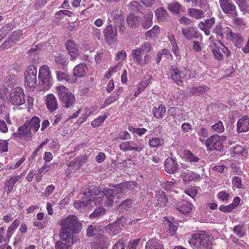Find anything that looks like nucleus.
Instances as JSON below:
<instances>
[{"mask_svg": "<svg viewBox=\"0 0 249 249\" xmlns=\"http://www.w3.org/2000/svg\"><path fill=\"white\" fill-rule=\"evenodd\" d=\"M156 16L159 20H163L167 16V12L164 9L160 7L157 10Z\"/></svg>", "mask_w": 249, "mask_h": 249, "instance_id": "51", "label": "nucleus"}, {"mask_svg": "<svg viewBox=\"0 0 249 249\" xmlns=\"http://www.w3.org/2000/svg\"><path fill=\"white\" fill-rule=\"evenodd\" d=\"M145 249H164L162 245L159 243L155 240H149L146 244Z\"/></svg>", "mask_w": 249, "mask_h": 249, "instance_id": "40", "label": "nucleus"}, {"mask_svg": "<svg viewBox=\"0 0 249 249\" xmlns=\"http://www.w3.org/2000/svg\"><path fill=\"white\" fill-rule=\"evenodd\" d=\"M104 35L107 43L111 44L117 40L118 32L116 27L109 24L104 30Z\"/></svg>", "mask_w": 249, "mask_h": 249, "instance_id": "13", "label": "nucleus"}, {"mask_svg": "<svg viewBox=\"0 0 249 249\" xmlns=\"http://www.w3.org/2000/svg\"><path fill=\"white\" fill-rule=\"evenodd\" d=\"M142 20V25L144 29H147L152 25L153 13L148 9L144 11Z\"/></svg>", "mask_w": 249, "mask_h": 249, "instance_id": "26", "label": "nucleus"}, {"mask_svg": "<svg viewBox=\"0 0 249 249\" xmlns=\"http://www.w3.org/2000/svg\"><path fill=\"white\" fill-rule=\"evenodd\" d=\"M177 209L182 213H190L192 209V205L188 201H183L180 205L177 207Z\"/></svg>", "mask_w": 249, "mask_h": 249, "instance_id": "35", "label": "nucleus"}, {"mask_svg": "<svg viewBox=\"0 0 249 249\" xmlns=\"http://www.w3.org/2000/svg\"><path fill=\"white\" fill-rule=\"evenodd\" d=\"M158 204L160 207H164L167 203V198L165 195V193L161 192L159 195Z\"/></svg>", "mask_w": 249, "mask_h": 249, "instance_id": "52", "label": "nucleus"}, {"mask_svg": "<svg viewBox=\"0 0 249 249\" xmlns=\"http://www.w3.org/2000/svg\"><path fill=\"white\" fill-rule=\"evenodd\" d=\"M147 83L146 82L142 81L137 86V90L135 91L134 95L137 96L141 92H142L147 87Z\"/></svg>", "mask_w": 249, "mask_h": 249, "instance_id": "60", "label": "nucleus"}, {"mask_svg": "<svg viewBox=\"0 0 249 249\" xmlns=\"http://www.w3.org/2000/svg\"><path fill=\"white\" fill-rule=\"evenodd\" d=\"M188 15L196 19L202 18L204 16V12L198 9L189 8L188 10Z\"/></svg>", "mask_w": 249, "mask_h": 249, "instance_id": "36", "label": "nucleus"}, {"mask_svg": "<svg viewBox=\"0 0 249 249\" xmlns=\"http://www.w3.org/2000/svg\"><path fill=\"white\" fill-rule=\"evenodd\" d=\"M165 171L169 174H174L179 169V165L176 160L172 157L166 159L164 162Z\"/></svg>", "mask_w": 249, "mask_h": 249, "instance_id": "15", "label": "nucleus"}, {"mask_svg": "<svg viewBox=\"0 0 249 249\" xmlns=\"http://www.w3.org/2000/svg\"><path fill=\"white\" fill-rule=\"evenodd\" d=\"M60 233H78L81 231L82 224L75 215H69L61 221Z\"/></svg>", "mask_w": 249, "mask_h": 249, "instance_id": "2", "label": "nucleus"}, {"mask_svg": "<svg viewBox=\"0 0 249 249\" xmlns=\"http://www.w3.org/2000/svg\"><path fill=\"white\" fill-rule=\"evenodd\" d=\"M215 23V18H212L205 20L204 22L200 21L198 24V27L204 32L207 36H209L211 33V29Z\"/></svg>", "mask_w": 249, "mask_h": 249, "instance_id": "19", "label": "nucleus"}, {"mask_svg": "<svg viewBox=\"0 0 249 249\" xmlns=\"http://www.w3.org/2000/svg\"><path fill=\"white\" fill-rule=\"evenodd\" d=\"M208 50L212 53L214 59L218 61H221L223 59L224 55L222 53H224L227 57L231 55L229 49L227 47L219 40H212L211 37L209 38Z\"/></svg>", "mask_w": 249, "mask_h": 249, "instance_id": "3", "label": "nucleus"}, {"mask_svg": "<svg viewBox=\"0 0 249 249\" xmlns=\"http://www.w3.org/2000/svg\"><path fill=\"white\" fill-rule=\"evenodd\" d=\"M123 91V89L122 88H119V89L115 91L114 95H111L106 99L104 103L103 107L114 103L118 100L121 96Z\"/></svg>", "mask_w": 249, "mask_h": 249, "instance_id": "31", "label": "nucleus"}, {"mask_svg": "<svg viewBox=\"0 0 249 249\" xmlns=\"http://www.w3.org/2000/svg\"><path fill=\"white\" fill-rule=\"evenodd\" d=\"M227 38L232 41V43L238 48H240L243 45L244 39L242 36L236 33H233L230 30L227 36Z\"/></svg>", "mask_w": 249, "mask_h": 249, "instance_id": "20", "label": "nucleus"}, {"mask_svg": "<svg viewBox=\"0 0 249 249\" xmlns=\"http://www.w3.org/2000/svg\"><path fill=\"white\" fill-rule=\"evenodd\" d=\"M236 3L243 12L249 11V5L246 0H235Z\"/></svg>", "mask_w": 249, "mask_h": 249, "instance_id": "48", "label": "nucleus"}, {"mask_svg": "<svg viewBox=\"0 0 249 249\" xmlns=\"http://www.w3.org/2000/svg\"><path fill=\"white\" fill-rule=\"evenodd\" d=\"M166 112L164 106L160 105L158 107H154L153 109V113L154 117L158 119L162 118Z\"/></svg>", "mask_w": 249, "mask_h": 249, "instance_id": "38", "label": "nucleus"}, {"mask_svg": "<svg viewBox=\"0 0 249 249\" xmlns=\"http://www.w3.org/2000/svg\"><path fill=\"white\" fill-rule=\"evenodd\" d=\"M185 193L194 198L197 194V190L195 187H192L186 190Z\"/></svg>", "mask_w": 249, "mask_h": 249, "instance_id": "64", "label": "nucleus"}, {"mask_svg": "<svg viewBox=\"0 0 249 249\" xmlns=\"http://www.w3.org/2000/svg\"><path fill=\"white\" fill-rule=\"evenodd\" d=\"M137 49L140 50L143 53H146L147 54L151 50V45L149 42H144L140 47Z\"/></svg>", "mask_w": 249, "mask_h": 249, "instance_id": "55", "label": "nucleus"}, {"mask_svg": "<svg viewBox=\"0 0 249 249\" xmlns=\"http://www.w3.org/2000/svg\"><path fill=\"white\" fill-rule=\"evenodd\" d=\"M124 16L121 14V12L118 10H113L111 12L108 17V20L113 21L116 23L119 20H121Z\"/></svg>", "mask_w": 249, "mask_h": 249, "instance_id": "39", "label": "nucleus"}, {"mask_svg": "<svg viewBox=\"0 0 249 249\" xmlns=\"http://www.w3.org/2000/svg\"><path fill=\"white\" fill-rule=\"evenodd\" d=\"M132 201L131 199H126L121 203L120 207L122 209L127 210L132 207Z\"/></svg>", "mask_w": 249, "mask_h": 249, "instance_id": "62", "label": "nucleus"}, {"mask_svg": "<svg viewBox=\"0 0 249 249\" xmlns=\"http://www.w3.org/2000/svg\"><path fill=\"white\" fill-rule=\"evenodd\" d=\"M56 91L59 100L66 108H70L73 106L75 101V96L64 86H59L56 88Z\"/></svg>", "mask_w": 249, "mask_h": 249, "instance_id": "4", "label": "nucleus"}, {"mask_svg": "<svg viewBox=\"0 0 249 249\" xmlns=\"http://www.w3.org/2000/svg\"><path fill=\"white\" fill-rule=\"evenodd\" d=\"M95 249H105L107 248L108 240L104 234H97L93 241Z\"/></svg>", "mask_w": 249, "mask_h": 249, "instance_id": "17", "label": "nucleus"}, {"mask_svg": "<svg viewBox=\"0 0 249 249\" xmlns=\"http://www.w3.org/2000/svg\"><path fill=\"white\" fill-rule=\"evenodd\" d=\"M37 69L34 65H30L24 73L25 86L30 90H33L37 83Z\"/></svg>", "mask_w": 249, "mask_h": 249, "instance_id": "7", "label": "nucleus"}, {"mask_svg": "<svg viewBox=\"0 0 249 249\" xmlns=\"http://www.w3.org/2000/svg\"><path fill=\"white\" fill-rule=\"evenodd\" d=\"M66 47L72 59L78 55L79 50L77 45L73 40H68L66 43Z\"/></svg>", "mask_w": 249, "mask_h": 249, "instance_id": "23", "label": "nucleus"}, {"mask_svg": "<svg viewBox=\"0 0 249 249\" xmlns=\"http://www.w3.org/2000/svg\"><path fill=\"white\" fill-rule=\"evenodd\" d=\"M17 81V77L14 74L8 75L6 76L4 81L7 86H11L15 83Z\"/></svg>", "mask_w": 249, "mask_h": 249, "instance_id": "57", "label": "nucleus"}, {"mask_svg": "<svg viewBox=\"0 0 249 249\" xmlns=\"http://www.w3.org/2000/svg\"><path fill=\"white\" fill-rule=\"evenodd\" d=\"M22 35V32L21 30H18L14 31L11 37L9 38L11 43H16L21 38Z\"/></svg>", "mask_w": 249, "mask_h": 249, "instance_id": "49", "label": "nucleus"}, {"mask_svg": "<svg viewBox=\"0 0 249 249\" xmlns=\"http://www.w3.org/2000/svg\"><path fill=\"white\" fill-rule=\"evenodd\" d=\"M168 9L173 14H178L182 11L180 4L177 1H173L168 4Z\"/></svg>", "mask_w": 249, "mask_h": 249, "instance_id": "34", "label": "nucleus"}, {"mask_svg": "<svg viewBox=\"0 0 249 249\" xmlns=\"http://www.w3.org/2000/svg\"><path fill=\"white\" fill-rule=\"evenodd\" d=\"M124 218H122L120 220L116 221L112 224H109L102 229V231L103 232H107L110 233L113 232L116 233L119 232L122 230V227L123 226L121 224V221H123Z\"/></svg>", "mask_w": 249, "mask_h": 249, "instance_id": "16", "label": "nucleus"}, {"mask_svg": "<svg viewBox=\"0 0 249 249\" xmlns=\"http://www.w3.org/2000/svg\"><path fill=\"white\" fill-rule=\"evenodd\" d=\"M54 186L53 185H50L48 186L45 190L44 192L42 193V196H49L50 195L52 194L53 190H54Z\"/></svg>", "mask_w": 249, "mask_h": 249, "instance_id": "63", "label": "nucleus"}, {"mask_svg": "<svg viewBox=\"0 0 249 249\" xmlns=\"http://www.w3.org/2000/svg\"><path fill=\"white\" fill-rule=\"evenodd\" d=\"M220 7L223 12L231 17L238 15L236 6L229 2V0H219Z\"/></svg>", "mask_w": 249, "mask_h": 249, "instance_id": "14", "label": "nucleus"}, {"mask_svg": "<svg viewBox=\"0 0 249 249\" xmlns=\"http://www.w3.org/2000/svg\"><path fill=\"white\" fill-rule=\"evenodd\" d=\"M119 147L120 149L123 151H134L137 152H141L143 150L145 146L142 142L128 141L122 142Z\"/></svg>", "mask_w": 249, "mask_h": 249, "instance_id": "10", "label": "nucleus"}, {"mask_svg": "<svg viewBox=\"0 0 249 249\" xmlns=\"http://www.w3.org/2000/svg\"><path fill=\"white\" fill-rule=\"evenodd\" d=\"M226 137L213 135L207 139V149L208 151L215 150L221 151L223 148V142Z\"/></svg>", "mask_w": 249, "mask_h": 249, "instance_id": "9", "label": "nucleus"}, {"mask_svg": "<svg viewBox=\"0 0 249 249\" xmlns=\"http://www.w3.org/2000/svg\"><path fill=\"white\" fill-rule=\"evenodd\" d=\"M59 235L60 240L55 244L56 249H70L73 243V234H57Z\"/></svg>", "mask_w": 249, "mask_h": 249, "instance_id": "11", "label": "nucleus"}, {"mask_svg": "<svg viewBox=\"0 0 249 249\" xmlns=\"http://www.w3.org/2000/svg\"><path fill=\"white\" fill-rule=\"evenodd\" d=\"M46 107L50 111L53 112L58 108L57 99L52 94L48 95L45 100Z\"/></svg>", "mask_w": 249, "mask_h": 249, "instance_id": "24", "label": "nucleus"}, {"mask_svg": "<svg viewBox=\"0 0 249 249\" xmlns=\"http://www.w3.org/2000/svg\"><path fill=\"white\" fill-rule=\"evenodd\" d=\"M128 9L131 13L135 12L144 14L145 11L142 5L137 1H131L128 5ZM146 10L145 9V10Z\"/></svg>", "mask_w": 249, "mask_h": 249, "instance_id": "33", "label": "nucleus"}, {"mask_svg": "<svg viewBox=\"0 0 249 249\" xmlns=\"http://www.w3.org/2000/svg\"><path fill=\"white\" fill-rule=\"evenodd\" d=\"M39 84L43 90H47L53 84V79L49 67L46 65L42 66L39 70Z\"/></svg>", "mask_w": 249, "mask_h": 249, "instance_id": "6", "label": "nucleus"}, {"mask_svg": "<svg viewBox=\"0 0 249 249\" xmlns=\"http://www.w3.org/2000/svg\"><path fill=\"white\" fill-rule=\"evenodd\" d=\"M237 15L232 17L233 23L236 28L239 29H243L245 27V23L244 20L242 18L238 17Z\"/></svg>", "mask_w": 249, "mask_h": 249, "instance_id": "42", "label": "nucleus"}, {"mask_svg": "<svg viewBox=\"0 0 249 249\" xmlns=\"http://www.w3.org/2000/svg\"><path fill=\"white\" fill-rule=\"evenodd\" d=\"M57 79L58 81H65L68 83H74L76 82V78L69 75L67 72L62 71H57L56 72Z\"/></svg>", "mask_w": 249, "mask_h": 249, "instance_id": "28", "label": "nucleus"}, {"mask_svg": "<svg viewBox=\"0 0 249 249\" xmlns=\"http://www.w3.org/2000/svg\"><path fill=\"white\" fill-rule=\"evenodd\" d=\"M212 237L206 234H193L189 240V244L194 248L204 246L206 249H212Z\"/></svg>", "mask_w": 249, "mask_h": 249, "instance_id": "5", "label": "nucleus"}, {"mask_svg": "<svg viewBox=\"0 0 249 249\" xmlns=\"http://www.w3.org/2000/svg\"><path fill=\"white\" fill-rule=\"evenodd\" d=\"M88 68L84 63H80L76 66L73 70L72 77L76 78V81L77 78H81L86 75Z\"/></svg>", "mask_w": 249, "mask_h": 249, "instance_id": "22", "label": "nucleus"}, {"mask_svg": "<svg viewBox=\"0 0 249 249\" xmlns=\"http://www.w3.org/2000/svg\"><path fill=\"white\" fill-rule=\"evenodd\" d=\"M212 128L214 132L221 133L224 131V127L221 121H219L217 123L212 126Z\"/></svg>", "mask_w": 249, "mask_h": 249, "instance_id": "53", "label": "nucleus"}, {"mask_svg": "<svg viewBox=\"0 0 249 249\" xmlns=\"http://www.w3.org/2000/svg\"><path fill=\"white\" fill-rule=\"evenodd\" d=\"M107 116L106 115H104L102 116H99L96 119H95L92 122L91 125L94 127H97L100 125L107 118Z\"/></svg>", "mask_w": 249, "mask_h": 249, "instance_id": "61", "label": "nucleus"}, {"mask_svg": "<svg viewBox=\"0 0 249 249\" xmlns=\"http://www.w3.org/2000/svg\"><path fill=\"white\" fill-rule=\"evenodd\" d=\"M127 22L130 27H135L140 23V19L137 16L130 13L127 18Z\"/></svg>", "mask_w": 249, "mask_h": 249, "instance_id": "41", "label": "nucleus"}, {"mask_svg": "<svg viewBox=\"0 0 249 249\" xmlns=\"http://www.w3.org/2000/svg\"><path fill=\"white\" fill-rule=\"evenodd\" d=\"M21 178V175H17L11 176L9 179H6L4 183V186L7 188V194L12 192L16 183L20 181Z\"/></svg>", "mask_w": 249, "mask_h": 249, "instance_id": "25", "label": "nucleus"}, {"mask_svg": "<svg viewBox=\"0 0 249 249\" xmlns=\"http://www.w3.org/2000/svg\"><path fill=\"white\" fill-rule=\"evenodd\" d=\"M163 140L158 137H154L149 141V145L151 148L157 147L163 143Z\"/></svg>", "mask_w": 249, "mask_h": 249, "instance_id": "45", "label": "nucleus"}, {"mask_svg": "<svg viewBox=\"0 0 249 249\" xmlns=\"http://www.w3.org/2000/svg\"><path fill=\"white\" fill-rule=\"evenodd\" d=\"M55 62L56 64L61 65L64 68L68 64L66 58L64 55L61 54H58L55 56Z\"/></svg>", "mask_w": 249, "mask_h": 249, "instance_id": "50", "label": "nucleus"}, {"mask_svg": "<svg viewBox=\"0 0 249 249\" xmlns=\"http://www.w3.org/2000/svg\"><path fill=\"white\" fill-rule=\"evenodd\" d=\"M182 33L185 38L189 40L198 37L196 29L192 27L182 28Z\"/></svg>", "mask_w": 249, "mask_h": 249, "instance_id": "32", "label": "nucleus"}, {"mask_svg": "<svg viewBox=\"0 0 249 249\" xmlns=\"http://www.w3.org/2000/svg\"><path fill=\"white\" fill-rule=\"evenodd\" d=\"M40 120L36 116L33 117L32 119L27 120L25 124L28 125L32 132H36L40 127Z\"/></svg>", "mask_w": 249, "mask_h": 249, "instance_id": "29", "label": "nucleus"}, {"mask_svg": "<svg viewBox=\"0 0 249 249\" xmlns=\"http://www.w3.org/2000/svg\"><path fill=\"white\" fill-rule=\"evenodd\" d=\"M121 65L118 63L115 66L109 68L107 73L106 75V77L107 79L109 78L113 73L117 72L120 70Z\"/></svg>", "mask_w": 249, "mask_h": 249, "instance_id": "56", "label": "nucleus"}, {"mask_svg": "<svg viewBox=\"0 0 249 249\" xmlns=\"http://www.w3.org/2000/svg\"><path fill=\"white\" fill-rule=\"evenodd\" d=\"M165 224L168 226L169 230L171 232H176L178 229V224L173 217L168 220Z\"/></svg>", "mask_w": 249, "mask_h": 249, "instance_id": "46", "label": "nucleus"}, {"mask_svg": "<svg viewBox=\"0 0 249 249\" xmlns=\"http://www.w3.org/2000/svg\"><path fill=\"white\" fill-rule=\"evenodd\" d=\"M209 89L206 86L193 87L191 89V92L194 93H204Z\"/></svg>", "mask_w": 249, "mask_h": 249, "instance_id": "54", "label": "nucleus"}, {"mask_svg": "<svg viewBox=\"0 0 249 249\" xmlns=\"http://www.w3.org/2000/svg\"><path fill=\"white\" fill-rule=\"evenodd\" d=\"M9 102L13 105L19 106L25 102L24 90L20 87H17L12 89L9 98Z\"/></svg>", "mask_w": 249, "mask_h": 249, "instance_id": "8", "label": "nucleus"}, {"mask_svg": "<svg viewBox=\"0 0 249 249\" xmlns=\"http://www.w3.org/2000/svg\"><path fill=\"white\" fill-rule=\"evenodd\" d=\"M80 160L78 158H75L72 161H70L68 164L69 167H71L73 170H77L80 167Z\"/></svg>", "mask_w": 249, "mask_h": 249, "instance_id": "58", "label": "nucleus"}, {"mask_svg": "<svg viewBox=\"0 0 249 249\" xmlns=\"http://www.w3.org/2000/svg\"><path fill=\"white\" fill-rule=\"evenodd\" d=\"M185 156L187 161L189 162L197 163L199 160V159L195 156L190 151H186L185 152Z\"/></svg>", "mask_w": 249, "mask_h": 249, "instance_id": "47", "label": "nucleus"}, {"mask_svg": "<svg viewBox=\"0 0 249 249\" xmlns=\"http://www.w3.org/2000/svg\"><path fill=\"white\" fill-rule=\"evenodd\" d=\"M232 185L234 187L238 189L243 188V185L242 183L241 179L238 177H234L232 179Z\"/></svg>", "mask_w": 249, "mask_h": 249, "instance_id": "59", "label": "nucleus"}, {"mask_svg": "<svg viewBox=\"0 0 249 249\" xmlns=\"http://www.w3.org/2000/svg\"><path fill=\"white\" fill-rule=\"evenodd\" d=\"M171 79L176 83L178 85L181 86L182 84V78L183 76L181 75L182 73H181L178 68L173 66L171 69Z\"/></svg>", "mask_w": 249, "mask_h": 249, "instance_id": "27", "label": "nucleus"}, {"mask_svg": "<svg viewBox=\"0 0 249 249\" xmlns=\"http://www.w3.org/2000/svg\"><path fill=\"white\" fill-rule=\"evenodd\" d=\"M232 152L233 154L236 155L238 156L246 157L247 155V152L245 150L244 148L240 145L232 147Z\"/></svg>", "mask_w": 249, "mask_h": 249, "instance_id": "43", "label": "nucleus"}, {"mask_svg": "<svg viewBox=\"0 0 249 249\" xmlns=\"http://www.w3.org/2000/svg\"><path fill=\"white\" fill-rule=\"evenodd\" d=\"M106 213V209L102 207H99L94 210L93 212L89 215L90 219L96 218L104 215Z\"/></svg>", "mask_w": 249, "mask_h": 249, "instance_id": "44", "label": "nucleus"}, {"mask_svg": "<svg viewBox=\"0 0 249 249\" xmlns=\"http://www.w3.org/2000/svg\"><path fill=\"white\" fill-rule=\"evenodd\" d=\"M123 190V186L121 184L115 186L113 189L104 191L91 185L84 189L82 200L75 201L74 206L77 209L91 205L93 202L95 205L98 203L101 205L110 206L113 204L115 198H120Z\"/></svg>", "mask_w": 249, "mask_h": 249, "instance_id": "1", "label": "nucleus"}, {"mask_svg": "<svg viewBox=\"0 0 249 249\" xmlns=\"http://www.w3.org/2000/svg\"><path fill=\"white\" fill-rule=\"evenodd\" d=\"M236 130L238 133L249 131V118L247 116H243L237 121Z\"/></svg>", "mask_w": 249, "mask_h": 249, "instance_id": "18", "label": "nucleus"}, {"mask_svg": "<svg viewBox=\"0 0 249 249\" xmlns=\"http://www.w3.org/2000/svg\"><path fill=\"white\" fill-rule=\"evenodd\" d=\"M18 134L26 139H30L32 138L33 134L32 130L29 128L28 125L24 123V124L18 128Z\"/></svg>", "mask_w": 249, "mask_h": 249, "instance_id": "30", "label": "nucleus"}, {"mask_svg": "<svg viewBox=\"0 0 249 249\" xmlns=\"http://www.w3.org/2000/svg\"><path fill=\"white\" fill-rule=\"evenodd\" d=\"M181 176L185 182L193 180L200 181L203 178V177L199 174L192 171L183 172Z\"/></svg>", "mask_w": 249, "mask_h": 249, "instance_id": "21", "label": "nucleus"}, {"mask_svg": "<svg viewBox=\"0 0 249 249\" xmlns=\"http://www.w3.org/2000/svg\"><path fill=\"white\" fill-rule=\"evenodd\" d=\"M142 53H143L137 49L133 50L131 52L133 60L141 67L148 64L151 59V56L148 54H146L142 58Z\"/></svg>", "mask_w": 249, "mask_h": 249, "instance_id": "12", "label": "nucleus"}, {"mask_svg": "<svg viewBox=\"0 0 249 249\" xmlns=\"http://www.w3.org/2000/svg\"><path fill=\"white\" fill-rule=\"evenodd\" d=\"M231 28L228 27L223 28L221 25L218 24L214 28L213 32L223 37L225 35L227 36Z\"/></svg>", "mask_w": 249, "mask_h": 249, "instance_id": "37", "label": "nucleus"}]
</instances>
